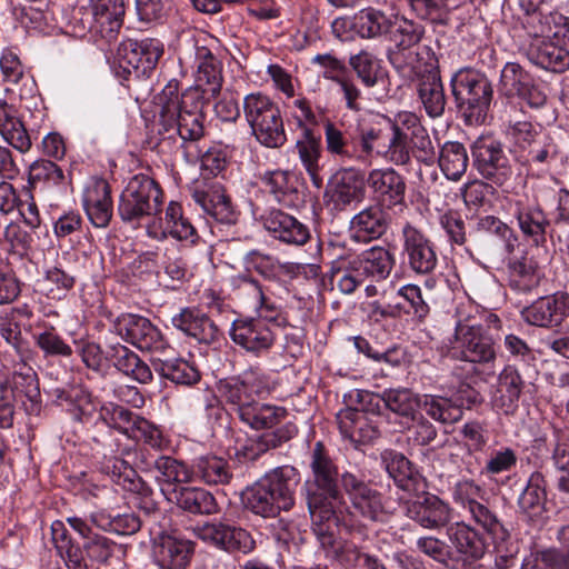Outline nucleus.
<instances>
[{
  "mask_svg": "<svg viewBox=\"0 0 569 569\" xmlns=\"http://www.w3.org/2000/svg\"><path fill=\"white\" fill-rule=\"evenodd\" d=\"M381 399L395 413L412 419L420 402V398L406 388L385 390Z\"/></svg>",
  "mask_w": 569,
  "mask_h": 569,
  "instance_id": "obj_58",
  "label": "nucleus"
},
{
  "mask_svg": "<svg viewBox=\"0 0 569 569\" xmlns=\"http://www.w3.org/2000/svg\"><path fill=\"white\" fill-rule=\"evenodd\" d=\"M417 81L418 96L427 114L431 118L442 116L446 107V94L440 73L427 76Z\"/></svg>",
  "mask_w": 569,
  "mask_h": 569,
  "instance_id": "obj_46",
  "label": "nucleus"
},
{
  "mask_svg": "<svg viewBox=\"0 0 569 569\" xmlns=\"http://www.w3.org/2000/svg\"><path fill=\"white\" fill-rule=\"evenodd\" d=\"M509 210L523 237L536 246H543L548 234L552 237L551 220L541 206L527 194H516L511 198Z\"/></svg>",
  "mask_w": 569,
  "mask_h": 569,
  "instance_id": "obj_15",
  "label": "nucleus"
},
{
  "mask_svg": "<svg viewBox=\"0 0 569 569\" xmlns=\"http://www.w3.org/2000/svg\"><path fill=\"white\" fill-rule=\"evenodd\" d=\"M108 357L113 361V366L119 371L136 381L140 383H149L152 380V371L150 367L128 347L120 343L110 346Z\"/></svg>",
  "mask_w": 569,
  "mask_h": 569,
  "instance_id": "obj_42",
  "label": "nucleus"
},
{
  "mask_svg": "<svg viewBox=\"0 0 569 569\" xmlns=\"http://www.w3.org/2000/svg\"><path fill=\"white\" fill-rule=\"evenodd\" d=\"M386 468L400 489L408 492H418L420 489H425L421 476L402 453H391Z\"/></svg>",
  "mask_w": 569,
  "mask_h": 569,
  "instance_id": "obj_45",
  "label": "nucleus"
},
{
  "mask_svg": "<svg viewBox=\"0 0 569 569\" xmlns=\"http://www.w3.org/2000/svg\"><path fill=\"white\" fill-rule=\"evenodd\" d=\"M159 106L158 132L169 139L198 141L204 134L203 94L197 89L180 93V84L171 79L157 97Z\"/></svg>",
  "mask_w": 569,
  "mask_h": 569,
  "instance_id": "obj_1",
  "label": "nucleus"
},
{
  "mask_svg": "<svg viewBox=\"0 0 569 569\" xmlns=\"http://www.w3.org/2000/svg\"><path fill=\"white\" fill-rule=\"evenodd\" d=\"M263 227L273 238L288 244L302 246L310 237L303 223L281 210L269 211L263 217Z\"/></svg>",
  "mask_w": 569,
  "mask_h": 569,
  "instance_id": "obj_29",
  "label": "nucleus"
},
{
  "mask_svg": "<svg viewBox=\"0 0 569 569\" xmlns=\"http://www.w3.org/2000/svg\"><path fill=\"white\" fill-rule=\"evenodd\" d=\"M84 209L91 223L97 228H106L112 217L110 186L106 181L97 182L84 198Z\"/></svg>",
  "mask_w": 569,
  "mask_h": 569,
  "instance_id": "obj_41",
  "label": "nucleus"
},
{
  "mask_svg": "<svg viewBox=\"0 0 569 569\" xmlns=\"http://www.w3.org/2000/svg\"><path fill=\"white\" fill-rule=\"evenodd\" d=\"M91 11L96 31L109 41L114 39L123 24V0H92Z\"/></svg>",
  "mask_w": 569,
  "mask_h": 569,
  "instance_id": "obj_33",
  "label": "nucleus"
},
{
  "mask_svg": "<svg viewBox=\"0 0 569 569\" xmlns=\"http://www.w3.org/2000/svg\"><path fill=\"white\" fill-rule=\"evenodd\" d=\"M82 548L90 560L99 563H108L112 557L121 551L120 545L97 532L83 542Z\"/></svg>",
  "mask_w": 569,
  "mask_h": 569,
  "instance_id": "obj_63",
  "label": "nucleus"
},
{
  "mask_svg": "<svg viewBox=\"0 0 569 569\" xmlns=\"http://www.w3.org/2000/svg\"><path fill=\"white\" fill-rule=\"evenodd\" d=\"M76 278L66 270L52 267L46 271L43 291L51 300H62L73 288Z\"/></svg>",
  "mask_w": 569,
  "mask_h": 569,
  "instance_id": "obj_60",
  "label": "nucleus"
},
{
  "mask_svg": "<svg viewBox=\"0 0 569 569\" xmlns=\"http://www.w3.org/2000/svg\"><path fill=\"white\" fill-rule=\"evenodd\" d=\"M172 326L199 342L210 343L216 340L218 328L214 322L197 309L186 308L171 319Z\"/></svg>",
  "mask_w": 569,
  "mask_h": 569,
  "instance_id": "obj_37",
  "label": "nucleus"
},
{
  "mask_svg": "<svg viewBox=\"0 0 569 569\" xmlns=\"http://www.w3.org/2000/svg\"><path fill=\"white\" fill-rule=\"evenodd\" d=\"M388 32L393 44V48L388 51V60L392 64L393 57L406 56L418 46L425 34V28L412 20L401 18L390 22Z\"/></svg>",
  "mask_w": 569,
  "mask_h": 569,
  "instance_id": "obj_38",
  "label": "nucleus"
},
{
  "mask_svg": "<svg viewBox=\"0 0 569 569\" xmlns=\"http://www.w3.org/2000/svg\"><path fill=\"white\" fill-rule=\"evenodd\" d=\"M407 2L418 18L438 26L449 23L447 0H407Z\"/></svg>",
  "mask_w": 569,
  "mask_h": 569,
  "instance_id": "obj_59",
  "label": "nucleus"
},
{
  "mask_svg": "<svg viewBox=\"0 0 569 569\" xmlns=\"http://www.w3.org/2000/svg\"><path fill=\"white\" fill-rule=\"evenodd\" d=\"M309 468L310 476L303 482L301 491L311 522H321L337 516V503L341 499V475L320 441L315 443L311 451Z\"/></svg>",
  "mask_w": 569,
  "mask_h": 569,
  "instance_id": "obj_3",
  "label": "nucleus"
},
{
  "mask_svg": "<svg viewBox=\"0 0 569 569\" xmlns=\"http://www.w3.org/2000/svg\"><path fill=\"white\" fill-rule=\"evenodd\" d=\"M366 198V178L361 170L342 168L328 180L323 200L330 210L342 212Z\"/></svg>",
  "mask_w": 569,
  "mask_h": 569,
  "instance_id": "obj_12",
  "label": "nucleus"
},
{
  "mask_svg": "<svg viewBox=\"0 0 569 569\" xmlns=\"http://www.w3.org/2000/svg\"><path fill=\"white\" fill-rule=\"evenodd\" d=\"M439 167L450 180H459L466 172L469 158L465 146L458 141L446 142L438 158Z\"/></svg>",
  "mask_w": 569,
  "mask_h": 569,
  "instance_id": "obj_49",
  "label": "nucleus"
},
{
  "mask_svg": "<svg viewBox=\"0 0 569 569\" xmlns=\"http://www.w3.org/2000/svg\"><path fill=\"white\" fill-rule=\"evenodd\" d=\"M341 485L350 501L353 515L371 522L388 519L383 495L357 475L341 473Z\"/></svg>",
  "mask_w": 569,
  "mask_h": 569,
  "instance_id": "obj_13",
  "label": "nucleus"
},
{
  "mask_svg": "<svg viewBox=\"0 0 569 569\" xmlns=\"http://www.w3.org/2000/svg\"><path fill=\"white\" fill-rule=\"evenodd\" d=\"M547 499L546 480L541 472L531 473L526 488L519 497L518 503L525 512L537 513Z\"/></svg>",
  "mask_w": 569,
  "mask_h": 569,
  "instance_id": "obj_57",
  "label": "nucleus"
},
{
  "mask_svg": "<svg viewBox=\"0 0 569 569\" xmlns=\"http://www.w3.org/2000/svg\"><path fill=\"white\" fill-rule=\"evenodd\" d=\"M326 149L336 159L342 162L361 160L358 146L350 141L331 121L325 124Z\"/></svg>",
  "mask_w": 569,
  "mask_h": 569,
  "instance_id": "obj_52",
  "label": "nucleus"
},
{
  "mask_svg": "<svg viewBox=\"0 0 569 569\" xmlns=\"http://www.w3.org/2000/svg\"><path fill=\"white\" fill-rule=\"evenodd\" d=\"M191 196L194 202L216 221L223 224L237 222L238 213L219 182L207 179L197 180L191 186Z\"/></svg>",
  "mask_w": 569,
  "mask_h": 569,
  "instance_id": "obj_19",
  "label": "nucleus"
},
{
  "mask_svg": "<svg viewBox=\"0 0 569 569\" xmlns=\"http://www.w3.org/2000/svg\"><path fill=\"white\" fill-rule=\"evenodd\" d=\"M367 181L372 191L388 207L405 202L406 181L395 169H375L370 171Z\"/></svg>",
  "mask_w": 569,
  "mask_h": 569,
  "instance_id": "obj_31",
  "label": "nucleus"
},
{
  "mask_svg": "<svg viewBox=\"0 0 569 569\" xmlns=\"http://www.w3.org/2000/svg\"><path fill=\"white\" fill-rule=\"evenodd\" d=\"M569 315V296L556 293L539 298L522 310L523 319L538 327L559 326Z\"/></svg>",
  "mask_w": 569,
  "mask_h": 569,
  "instance_id": "obj_26",
  "label": "nucleus"
},
{
  "mask_svg": "<svg viewBox=\"0 0 569 569\" xmlns=\"http://www.w3.org/2000/svg\"><path fill=\"white\" fill-rule=\"evenodd\" d=\"M382 156L396 164H407L410 161V153L407 147L408 133L400 129L390 128L386 130Z\"/></svg>",
  "mask_w": 569,
  "mask_h": 569,
  "instance_id": "obj_62",
  "label": "nucleus"
},
{
  "mask_svg": "<svg viewBox=\"0 0 569 569\" xmlns=\"http://www.w3.org/2000/svg\"><path fill=\"white\" fill-rule=\"evenodd\" d=\"M472 520L492 538L497 549L509 538L508 530L499 521L497 515L481 500L467 509Z\"/></svg>",
  "mask_w": 569,
  "mask_h": 569,
  "instance_id": "obj_54",
  "label": "nucleus"
},
{
  "mask_svg": "<svg viewBox=\"0 0 569 569\" xmlns=\"http://www.w3.org/2000/svg\"><path fill=\"white\" fill-rule=\"evenodd\" d=\"M526 0H520V6L526 12V17L523 19V28L526 29L529 37L533 38V40H542L550 38V36H557V31L552 30L551 24L557 23V21H563V26L569 31V22L567 18H563L560 14H543L538 4L540 0L536 2L529 1L528 4L525 2Z\"/></svg>",
  "mask_w": 569,
  "mask_h": 569,
  "instance_id": "obj_40",
  "label": "nucleus"
},
{
  "mask_svg": "<svg viewBox=\"0 0 569 569\" xmlns=\"http://www.w3.org/2000/svg\"><path fill=\"white\" fill-rule=\"evenodd\" d=\"M192 531L204 543L227 552L247 555L256 548L249 531L222 521H206L194 526Z\"/></svg>",
  "mask_w": 569,
  "mask_h": 569,
  "instance_id": "obj_14",
  "label": "nucleus"
},
{
  "mask_svg": "<svg viewBox=\"0 0 569 569\" xmlns=\"http://www.w3.org/2000/svg\"><path fill=\"white\" fill-rule=\"evenodd\" d=\"M390 219L380 204L365 208L350 221V230L358 241H371L382 237L389 228Z\"/></svg>",
  "mask_w": 569,
  "mask_h": 569,
  "instance_id": "obj_32",
  "label": "nucleus"
},
{
  "mask_svg": "<svg viewBox=\"0 0 569 569\" xmlns=\"http://www.w3.org/2000/svg\"><path fill=\"white\" fill-rule=\"evenodd\" d=\"M349 64L366 87H375L382 72L380 61L370 52L362 50L349 59Z\"/></svg>",
  "mask_w": 569,
  "mask_h": 569,
  "instance_id": "obj_61",
  "label": "nucleus"
},
{
  "mask_svg": "<svg viewBox=\"0 0 569 569\" xmlns=\"http://www.w3.org/2000/svg\"><path fill=\"white\" fill-rule=\"evenodd\" d=\"M500 90L506 97H518L531 107H540L547 99L535 83L533 77L516 62H508L503 67Z\"/></svg>",
  "mask_w": 569,
  "mask_h": 569,
  "instance_id": "obj_22",
  "label": "nucleus"
},
{
  "mask_svg": "<svg viewBox=\"0 0 569 569\" xmlns=\"http://www.w3.org/2000/svg\"><path fill=\"white\" fill-rule=\"evenodd\" d=\"M508 270L511 286L520 291H530L539 284L538 264L528 253L513 257L508 263Z\"/></svg>",
  "mask_w": 569,
  "mask_h": 569,
  "instance_id": "obj_48",
  "label": "nucleus"
},
{
  "mask_svg": "<svg viewBox=\"0 0 569 569\" xmlns=\"http://www.w3.org/2000/svg\"><path fill=\"white\" fill-rule=\"evenodd\" d=\"M194 86L203 94V100L216 98L222 88V63L213 52L199 40L194 42Z\"/></svg>",
  "mask_w": 569,
  "mask_h": 569,
  "instance_id": "obj_20",
  "label": "nucleus"
},
{
  "mask_svg": "<svg viewBox=\"0 0 569 569\" xmlns=\"http://www.w3.org/2000/svg\"><path fill=\"white\" fill-rule=\"evenodd\" d=\"M297 433L295 425H286L271 432L248 438L236 447V456L239 459L253 461L270 449L281 446Z\"/></svg>",
  "mask_w": 569,
  "mask_h": 569,
  "instance_id": "obj_35",
  "label": "nucleus"
},
{
  "mask_svg": "<svg viewBox=\"0 0 569 569\" xmlns=\"http://www.w3.org/2000/svg\"><path fill=\"white\" fill-rule=\"evenodd\" d=\"M246 510L262 518H274L295 506L291 470L276 468L266 473L241 495Z\"/></svg>",
  "mask_w": 569,
  "mask_h": 569,
  "instance_id": "obj_4",
  "label": "nucleus"
},
{
  "mask_svg": "<svg viewBox=\"0 0 569 569\" xmlns=\"http://www.w3.org/2000/svg\"><path fill=\"white\" fill-rule=\"evenodd\" d=\"M527 57L533 64L552 72L569 69V51L547 39L533 40L527 50Z\"/></svg>",
  "mask_w": 569,
  "mask_h": 569,
  "instance_id": "obj_36",
  "label": "nucleus"
},
{
  "mask_svg": "<svg viewBox=\"0 0 569 569\" xmlns=\"http://www.w3.org/2000/svg\"><path fill=\"white\" fill-rule=\"evenodd\" d=\"M243 113L252 134L262 146L279 148L286 142L281 111L268 96L260 92L247 94Z\"/></svg>",
  "mask_w": 569,
  "mask_h": 569,
  "instance_id": "obj_8",
  "label": "nucleus"
},
{
  "mask_svg": "<svg viewBox=\"0 0 569 569\" xmlns=\"http://www.w3.org/2000/svg\"><path fill=\"white\" fill-rule=\"evenodd\" d=\"M296 148L313 184L319 188L322 183V179L319 176L320 143L313 137L311 129L305 128L303 139L297 141Z\"/></svg>",
  "mask_w": 569,
  "mask_h": 569,
  "instance_id": "obj_55",
  "label": "nucleus"
},
{
  "mask_svg": "<svg viewBox=\"0 0 569 569\" xmlns=\"http://www.w3.org/2000/svg\"><path fill=\"white\" fill-rule=\"evenodd\" d=\"M351 261L353 262V270L358 274H362L365 280L368 278L376 281L383 280L390 274L395 266L393 254L380 246L363 250Z\"/></svg>",
  "mask_w": 569,
  "mask_h": 569,
  "instance_id": "obj_34",
  "label": "nucleus"
},
{
  "mask_svg": "<svg viewBox=\"0 0 569 569\" xmlns=\"http://www.w3.org/2000/svg\"><path fill=\"white\" fill-rule=\"evenodd\" d=\"M11 390L22 402L24 411L28 415H39L41 411V393L37 373L28 375L21 378L12 379Z\"/></svg>",
  "mask_w": 569,
  "mask_h": 569,
  "instance_id": "obj_56",
  "label": "nucleus"
},
{
  "mask_svg": "<svg viewBox=\"0 0 569 569\" xmlns=\"http://www.w3.org/2000/svg\"><path fill=\"white\" fill-rule=\"evenodd\" d=\"M340 433L352 443L370 442L379 437L376 423L362 410L346 408L337 413Z\"/></svg>",
  "mask_w": 569,
  "mask_h": 569,
  "instance_id": "obj_30",
  "label": "nucleus"
},
{
  "mask_svg": "<svg viewBox=\"0 0 569 569\" xmlns=\"http://www.w3.org/2000/svg\"><path fill=\"white\" fill-rule=\"evenodd\" d=\"M473 166L486 179L497 186H503L510 180L512 169L503 146L493 134H481L471 144Z\"/></svg>",
  "mask_w": 569,
  "mask_h": 569,
  "instance_id": "obj_11",
  "label": "nucleus"
},
{
  "mask_svg": "<svg viewBox=\"0 0 569 569\" xmlns=\"http://www.w3.org/2000/svg\"><path fill=\"white\" fill-rule=\"evenodd\" d=\"M243 113L252 134L262 146L279 148L286 142L281 111L268 96L260 92L247 94Z\"/></svg>",
  "mask_w": 569,
  "mask_h": 569,
  "instance_id": "obj_9",
  "label": "nucleus"
},
{
  "mask_svg": "<svg viewBox=\"0 0 569 569\" xmlns=\"http://www.w3.org/2000/svg\"><path fill=\"white\" fill-rule=\"evenodd\" d=\"M523 386L525 382L519 371L512 366H507L498 378L493 398L496 407L505 413L511 412L517 407Z\"/></svg>",
  "mask_w": 569,
  "mask_h": 569,
  "instance_id": "obj_43",
  "label": "nucleus"
},
{
  "mask_svg": "<svg viewBox=\"0 0 569 569\" xmlns=\"http://www.w3.org/2000/svg\"><path fill=\"white\" fill-rule=\"evenodd\" d=\"M152 551L160 568L184 569L194 552V543L176 535L160 532L153 539Z\"/></svg>",
  "mask_w": 569,
  "mask_h": 569,
  "instance_id": "obj_24",
  "label": "nucleus"
},
{
  "mask_svg": "<svg viewBox=\"0 0 569 569\" xmlns=\"http://www.w3.org/2000/svg\"><path fill=\"white\" fill-rule=\"evenodd\" d=\"M0 338L6 343L2 353L26 356L28 350H32L30 342L22 335L20 325L11 319L0 321Z\"/></svg>",
  "mask_w": 569,
  "mask_h": 569,
  "instance_id": "obj_64",
  "label": "nucleus"
},
{
  "mask_svg": "<svg viewBox=\"0 0 569 569\" xmlns=\"http://www.w3.org/2000/svg\"><path fill=\"white\" fill-rule=\"evenodd\" d=\"M392 67L410 80H420L427 76L440 73L438 59L428 46L417 47L416 51L411 50L406 56L393 57Z\"/></svg>",
  "mask_w": 569,
  "mask_h": 569,
  "instance_id": "obj_28",
  "label": "nucleus"
},
{
  "mask_svg": "<svg viewBox=\"0 0 569 569\" xmlns=\"http://www.w3.org/2000/svg\"><path fill=\"white\" fill-rule=\"evenodd\" d=\"M101 471L107 475L111 481L122 487L123 490H144L142 479L136 470L122 458H104L101 463Z\"/></svg>",
  "mask_w": 569,
  "mask_h": 569,
  "instance_id": "obj_50",
  "label": "nucleus"
},
{
  "mask_svg": "<svg viewBox=\"0 0 569 569\" xmlns=\"http://www.w3.org/2000/svg\"><path fill=\"white\" fill-rule=\"evenodd\" d=\"M147 233L156 240H164L171 237L178 241H186L191 244H194L199 239L196 228L184 217L182 206L177 201L168 203L163 223L159 228L156 224L148 226Z\"/></svg>",
  "mask_w": 569,
  "mask_h": 569,
  "instance_id": "obj_25",
  "label": "nucleus"
},
{
  "mask_svg": "<svg viewBox=\"0 0 569 569\" xmlns=\"http://www.w3.org/2000/svg\"><path fill=\"white\" fill-rule=\"evenodd\" d=\"M390 22L382 11L371 7L360 10L353 17L355 30L365 39L376 38L388 32Z\"/></svg>",
  "mask_w": 569,
  "mask_h": 569,
  "instance_id": "obj_53",
  "label": "nucleus"
},
{
  "mask_svg": "<svg viewBox=\"0 0 569 569\" xmlns=\"http://www.w3.org/2000/svg\"><path fill=\"white\" fill-rule=\"evenodd\" d=\"M446 536L450 561H477L486 552V545L480 533L462 521L448 526Z\"/></svg>",
  "mask_w": 569,
  "mask_h": 569,
  "instance_id": "obj_23",
  "label": "nucleus"
},
{
  "mask_svg": "<svg viewBox=\"0 0 569 569\" xmlns=\"http://www.w3.org/2000/svg\"><path fill=\"white\" fill-rule=\"evenodd\" d=\"M0 134L16 150L26 153L32 142L18 111L7 101L0 100Z\"/></svg>",
  "mask_w": 569,
  "mask_h": 569,
  "instance_id": "obj_39",
  "label": "nucleus"
},
{
  "mask_svg": "<svg viewBox=\"0 0 569 569\" xmlns=\"http://www.w3.org/2000/svg\"><path fill=\"white\" fill-rule=\"evenodd\" d=\"M402 256L417 274H430L438 264L435 243L417 227L407 222L401 230Z\"/></svg>",
  "mask_w": 569,
  "mask_h": 569,
  "instance_id": "obj_17",
  "label": "nucleus"
},
{
  "mask_svg": "<svg viewBox=\"0 0 569 569\" xmlns=\"http://www.w3.org/2000/svg\"><path fill=\"white\" fill-rule=\"evenodd\" d=\"M194 478L209 486H218L229 485L233 475L226 459L217 456H201L192 465V480Z\"/></svg>",
  "mask_w": 569,
  "mask_h": 569,
  "instance_id": "obj_44",
  "label": "nucleus"
},
{
  "mask_svg": "<svg viewBox=\"0 0 569 569\" xmlns=\"http://www.w3.org/2000/svg\"><path fill=\"white\" fill-rule=\"evenodd\" d=\"M420 491L415 492V498L402 501L406 517L429 530L448 527L452 518L450 505L433 493Z\"/></svg>",
  "mask_w": 569,
  "mask_h": 569,
  "instance_id": "obj_16",
  "label": "nucleus"
},
{
  "mask_svg": "<svg viewBox=\"0 0 569 569\" xmlns=\"http://www.w3.org/2000/svg\"><path fill=\"white\" fill-rule=\"evenodd\" d=\"M450 86L456 106L466 122L483 123L492 100L489 80L472 70L461 69L453 74Z\"/></svg>",
  "mask_w": 569,
  "mask_h": 569,
  "instance_id": "obj_5",
  "label": "nucleus"
},
{
  "mask_svg": "<svg viewBox=\"0 0 569 569\" xmlns=\"http://www.w3.org/2000/svg\"><path fill=\"white\" fill-rule=\"evenodd\" d=\"M177 505L193 515L210 516L219 511V505L213 495L196 487L181 488L177 495Z\"/></svg>",
  "mask_w": 569,
  "mask_h": 569,
  "instance_id": "obj_47",
  "label": "nucleus"
},
{
  "mask_svg": "<svg viewBox=\"0 0 569 569\" xmlns=\"http://www.w3.org/2000/svg\"><path fill=\"white\" fill-rule=\"evenodd\" d=\"M243 113L252 134L262 146L279 148L286 142L281 111L268 96L260 92L247 94Z\"/></svg>",
  "mask_w": 569,
  "mask_h": 569,
  "instance_id": "obj_7",
  "label": "nucleus"
},
{
  "mask_svg": "<svg viewBox=\"0 0 569 569\" xmlns=\"http://www.w3.org/2000/svg\"><path fill=\"white\" fill-rule=\"evenodd\" d=\"M162 202L160 186L146 174H137L120 194L118 213L123 222L137 227L143 218L157 216Z\"/></svg>",
  "mask_w": 569,
  "mask_h": 569,
  "instance_id": "obj_6",
  "label": "nucleus"
},
{
  "mask_svg": "<svg viewBox=\"0 0 569 569\" xmlns=\"http://www.w3.org/2000/svg\"><path fill=\"white\" fill-rule=\"evenodd\" d=\"M452 356L461 361L492 367L497 359V347L480 325L458 320L455 328Z\"/></svg>",
  "mask_w": 569,
  "mask_h": 569,
  "instance_id": "obj_10",
  "label": "nucleus"
},
{
  "mask_svg": "<svg viewBox=\"0 0 569 569\" xmlns=\"http://www.w3.org/2000/svg\"><path fill=\"white\" fill-rule=\"evenodd\" d=\"M338 521V515L321 522L315 521L311 522V530L328 559L337 561L345 568L360 567L366 553L361 552L360 549L351 542L336 539L335 528Z\"/></svg>",
  "mask_w": 569,
  "mask_h": 569,
  "instance_id": "obj_18",
  "label": "nucleus"
},
{
  "mask_svg": "<svg viewBox=\"0 0 569 569\" xmlns=\"http://www.w3.org/2000/svg\"><path fill=\"white\" fill-rule=\"evenodd\" d=\"M220 397L230 406L239 419L252 429H271L287 417L283 407L261 403L258 398L266 392L267 385L256 370L219 382Z\"/></svg>",
  "mask_w": 569,
  "mask_h": 569,
  "instance_id": "obj_2",
  "label": "nucleus"
},
{
  "mask_svg": "<svg viewBox=\"0 0 569 569\" xmlns=\"http://www.w3.org/2000/svg\"><path fill=\"white\" fill-rule=\"evenodd\" d=\"M113 327L124 341L140 350L159 349L163 346L162 333L143 316L122 313L116 319Z\"/></svg>",
  "mask_w": 569,
  "mask_h": 569,
  "instance_id": "obj_21",
  "label": "nucleus"
},
{
  "mask_svg": "<svg viewBox=\"0 0 569 569\" xmlns=\"http://www.w3.org/2000/svg\"><path fill=\"white\" fill-rule=\"evenodd\" d=\"M419 408L436 421L455 423L462 417V409L449 398L423 395L420 397Z\"/></svg>",
  "mask_w": 569,
  "mask_h": 569,
  "instance_id": "obj_51",
  "label": "nucleus"
},
{
  "mask_svg": "<svg viewBox=\"0 0 569 569\" xmlns=\"http://www.w3.org/2000/svg\"><path fill=\"white\" fill-rule=\"evenodd\" d=\"M230 337L236 345L253 353L269 349L273 342V335L267 323L256 318L236 319Z\"/></svg>",
  "mask_w": 569,
  "mask_h": 569,
  "instance_id": "obj_27",
  "label": "nucleus"
}]
</instances>
